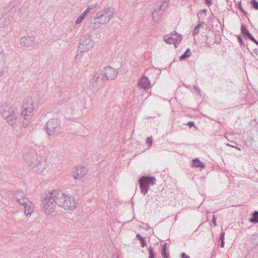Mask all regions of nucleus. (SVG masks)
I'll return each mask as SVG.
<instances>
[{
    "mask_svg": "<svg viewBox=\"0 0 258 258\" xmlns=\"http://www.w3.org/2000/svg\"><path fill=\"white\" fill-rule=\"evenodd\" d=\"M24 158L34 172L41 173L45 169V162L41 161V157H38L35 150H31L28 153H24Z\"/></svg>",
    "mask_w": 258,
    "mask_h": 258,
    "instance_id": "obj_1",
    "label": "nucleus"
},
{
    "mask_svg": "<svg viewBox=\"0 0 258 258\" xmlns=\"http://www.w3.org/2000/svg\"><path fill=\"white\" fill-rule=\"evenodd\" d=\"M115 15V10L111 7H106L96 13L94 20L95 21L93 24V29H95L108 23Z\"/></svg>",
    "mask_w": 258,
    "mask_h": 258,
    "instance_id": "obj_2",
    "label": "nucleus"
},
{
    "mask_svg": "<svg viewBox=\"0 0 258 258\" xmlns=\"http://www.w3.org/2000/svg\"><path fill=\"white\" fill-rule=\"evenodd\" d=\"M156 181V180L154 177L142 176L139 180L141 192L145 195L148 192L149 185L155 184Z\"/></svg>",
    "mask_w": 258,
    "mask_h": 258,
    "instance_id": "obj_3",
    "label": "nucleus"
},
{
    "mask_svg": "<svg viewBox=\"0 0 258 258\" xmlns=\"http://www.w3.org/2000/svg\"><path fill=\"white\" fill-rule=\"evenodd\" d=\"M55 205L49 193L41 202V208L46 215H50L54 211Z\"/></svg>",
    "mask_w": 258,
    "mask_h": 258,
    "instance_id": "obj_4",
    "label": "nucleus"
},
{
    "mask_svg": "<svg viewBox=\"0 0 258 258\" xmlns=\"http://www.w3.org/2000/svg\"><path fill=\"white\" fill-rule=\"evenodd\" d=\"M49 193L52 200H54L55 205L62 208L63 201H64L67 195L58 190H53L52 192Z\"/></svg>",
    "mask_w": 258,
    "mask_h": 258,
    "instance_id": "obj_5",
    "label": "nucleus"
},
{
    "mask_svg": "<svg viewBox=\"0 0 258 258\" xmlns=\"http://www.w3.org/2000/svg\"><path fill=\"white\" fill-rule=\"evenodd\" d=\"M118 72L117 70L110 66L104 68V74L103 76V79L108 81L114 80L117 76Z\"/></svg>",
    "mask_w": 258,
    "mask_h": 258,
    "instance_id": "obj_6",
    "label": "nucleus"
},
{
    "mask_svg": "<svg viewBox=\"0 0 258 258\" xmlns=\"http://www.w3.org/2000/svg\"><path fill=\"white\" fill-rule=\"evenodd\" d=\"M59 124V120L57 118L51 119L46 124L45 130L48 135H52L55 132V130Z\"/></svg>",
    "mask_w": 258,
    "mask_h": 258,
    "instance_id": "obj_7",
    "label": "nucleus"
},
{
    "mask_svg": "<svg viewBox=\"0 0 258 258\" xmlns=\"http://www.w3.org/2000/svg\"><path fill=\"white\" fill-rule=\"evenodd\" d=\"M62 208L65 210H73L76 207V203L73 196L66 195L63 201Z\"/></svg>",
    "mask_w": 258,
    "mask_h": 258,
    "instance_id": "obj_8",
    "label": "nucleus"
},
{
    "mask_svg": "<svg viewBox=\"0 0 258 258\" xmlns=\"http://www.w3.org/2000/svg\"><path fill=\"white\" fill-rule=\"evenodd\" d=\"M14 112L15 110L11 105L5 103L0 106V113L4 118L8 117Z\"/></svg>",
    "mask_w": 258,
    "mask_h": 258,
    "instance_id": "obj_9",
    "label": "nucleus"
},
{
    "mask_svg": "<svg viewBox=\"0 0 258 258\" xmlns=\"http://www.w3.org/2000/svg\"><path fill=\"white\" fill-rule=\"evenodd\" d=\"M31 106H26L21 113V117L32 118L34 110V105L31 98L28 99Z\"/></svg>",
    "mask_w": 258,
    "mask_h": 258,
    "instance_id": "obj_10",
    "label": "nucleus"
},
{
    "mask_svg": "<svg viewBox=\"0 0 258 258\" xmlns=\"http://www.w3.org/2000/svg\"><path fill=\"white\" fill-rule=\"evenodd\" d=\"M87 170L85 167L78 166L76 168V171L74 174L75 179H80L87 173Z\"/></svg>",
    "mask_w": 258,
    "mask_h": 258,
    "instance_id": "obj_11",
    "label": "nucleus"
},
{
    "mask_svg": "<svg viewBox=\"0 0 258 258\" xmlns=\"http://www.w3.org/2000/svg\"><path fill=\"white\" fill-rule=\"evenodd\" d=\"M34 39L31 36L23 37L20 40L21 46L23 47H30L33 44Z\"/></svg>",
    "mask_w": 258,
    "mask_h": 258,
    "instance_id": "obj_12",
    "label": "nucleus"
},
{
    "mask_svg": "<svg viewBox=\"0 0 258 258\" xmlns=\"http://www.w3.org/2000/svg\"><path fill=\"white\" fill-rule=\"evenodd\" d=\"M139 86L144 90H147L150 87V82L147 77L143 76L138 82Z\"/></svg>",
    "mask_w": 258,
    "mask_h": 258,
    "instance_id": "obj_13",
    "label": "nucleus"
},
{
    "mask_svg": "<svg viewBox=\"0 0 258 258\" xmlns=\"http://www.w3.org/2000/svg\"><path fill=\"white\" fill-rule=\"evenodd\" d=\"M100 77V73L98 72H95L89 81V86L92 88L97 87L98 83V79Z\"/></svg>",
    "mask_w": 258,
    "mask_h": 258,
    "instance_id": "obj_14",
    "label": "nucleus"
},
{
    "mask_svg": "<svg viewBox=\"0 0 258 258\" xmlns=\"http://www.w3.org/2000/svg\"><path fill=\"white\" fill-rule=\"evenodd\" d=\"M6 55L2 51H0V78L5 74L4 68L6 65Z\"/></svg>",
    "mask_w": 258,
    "mask_h": 258,
    "instance_id": "obj_15",
    "label": "nucleus"
},
{
    "mask_svg": "<svg viewBox=\"0 0 258 258\" xmlns=\"http://www.w3.org/2000/svg\"><path fill=\"white\" fill-rule=\"evenodd\" d=\"M170 0H162L161 4L160 5L159 8L158 9H155L153 13H152L153 19L154 21H156L155 15L158 14L159 11L162 10L163 12L164 11L166 8L167 7L168 4Z\"/></svg>",
    "mask_w": 258,
    "mask_h": 258,
    "instance_id": "obj_16",
    "label": "nucleus"
},
{
    "mask_svg": "<svg viewBox=\"0 0 258 258\" xmlns=\"http://www.w3.org/2000/svg\"><path fill=\"white\" fill-rule=\"evenodd\" d=\"M6 122L11 126H13L16 124L18 119V115L16 113V112L12 113L10 115H9L8 117L5 118Z\"/></svg>",
    "mask_w": 258,
    "mask_h": 258,
    "instance_id": "obj_17",
    "label": "nucleus"
},
{
    "mask_svg": "<svg viewBox=\"0 0 258 258\" xmlns=\"http://www.w3.org/2000/svg\"><path fill=\"white\" fill-rule=\"evenodd\" d=\"M24 207V213L26 216L31 215L33 211L34 208V205L30 201H29L27 205Z\"/></svg>",
    "mask_w": 258,
    "mask_h": 258,
    "instance_id": "obj_18",
    "label": "nucleus"
},
{
    "mask_svg": "<svg viewBox=\"0 0 258 258\" xmlns=\"http://www.w3.org/2000/svg\"><path fill=\"white\" fill-rule=\"evenodd\" d=\"M173 34V44L174 45L175 48H177L178 45L181 42L182 37V35L177 33L176 32L172 33Z\"/></svg>",
    "mask_w": 258,
    "mask_h": 258,
    "instance_id": "obj_19",
    "label": "nucleus"
},
{
    "mask_svg": "<svg viewBox=\"0 0 258 258\" xmlns=\"http://www.w3.org/2000/svg\"><path fill=\"white\" fill-rule=\"evenodd\" d=\"M90 41V39H87L86 42H84L80 44L79 48L80 49H84L85 51L88 50L92 47V45L89 44Z\"/></svg>",
    "mask_w": 258,
    "mask_h": 258,
    "instance_id": "obj_20",
    "label": "nucleus"
},
{
    "mask_svg": "<svg viewBox=\"0 0 258 258\" xmlns=\"http://www.w3.org/2000/svg\"><path fill=\"white\" fill-rule=\"evenodd\" d=\"M192 166L197 168H203L205 167V164L201 162L199 159L196 158L192 160Z\"/></svg>",
    "mask_w": 258,
    "mask_h": 258,
    "instance_id": "obj_21",
    "label": "nucleus"
},
{
    "mask_svg": "<svg viewBox=\"0 0 258 258\" xmlns=\"http://www.w3.org/2000/svg\"><path fill=\"white\" fill-rule=\"evenodd\" d=\"M164 40L166 43L173 44V34L172 33L166 35L164 37Z\"/></svg>",
    "mask_w": 258,
    "mask_h": 258,
    "instance_id": "obj_22",
    "label": "nucleus"
},
{
    "mask_svg": "<svg viewBox=\"0 0 258 258\" xmlns=\"http://www.w3.org/2000/svg\"><path fill=\"white\" fill-rule=\"evenodd\" d=\"M15 198L17 199V201L19 202V203L23 206H25L27 203L29 201L27 198H22L21 199H20L18 197V195H15Z\"/></svg>",
    "mask_w": 258,
    "mask_h": 258,
    "instance_id": "obj_23",
    "label": "nucleus"
},
{
    "mask_svg": "<svg viewBox=\"0 0 258 258\" xmlns=\"http://www.w3.org/2000/svg\"><path fill=\"white\" fill-rule=\"evenodd\" d=\"M191 52L189 48H187L186 51L184 52L183 54H182L179 57V59L180 60H184V59L189 57L190 56Z\"/></svg>",
    "mask_w": 258,
    "mask_h": 258,
    "instance_id": "obj_24",
    "label": "nucleus"
},
{
    "mask_svg": "<svg viewBox=\"0 0 258 258\" xmlns=\"http://www.w3.org/2000/svg\"><path fill=\"white\" fill-rule=\"evenodd\" d=\"M23 120H22V127L26 128L27 127L31 121L32 118L22 117Z\"/></svg>",
    "mask_w": 258,
    "mask_h": 258,
    "instance_id": "obj_25",
    "label": "nucleus"
},
{
    "mask_svg": "<svg viewBox=\"0 0 258 258\" xmlns=\"http://www.w3.org/2000/svg\"><path fill=\"white\" fill-rule=\"evenodd\" d=\"M96 7V5H92L88 7V8L83 12V13L81 15L83 18H85L86 16L89 13L90 10L95 8Z\"/></svg>",
    "mask_w": 258,
    "mask_h": 258,
    "instance_id": "obj_26",
    "label": "nucleus"
},
{
    "mask_svg": "<svg viewBox=\"0 0 258 258\" xmlns=\"http://www.w3.org/2000/svg\"><path fill=\"white\" fill-rule=\"evenodd\" d=\"M249 221L254 223H258V212L257 211H255L253 213L252 218L249 219Z\"/></svg>",
    "mask_w": 258,
    "mask_h": 258,
    "instance_id": "obj_27",
    "label": "nucleus"
},
{
    "mask_svg": "<svg viewBox=\"0 0 258 258\" xmlns=\"http://www.w3.org/2000/svg\"><path fill=\"white\" fill-rule=\"evenodd\" d=\"M241 31L242 33L246 36H248L250 34L249 33V32L248 31V30L247 29V28H246V26L244 25H242L241 26Z\"/></svg>",
    "mask_w": 258,
    "mask_h": 258,
    "instance_id": "obj_28",
    "label": "nucleus"
},
{
    "mask_svg": "<svg viewBox=\"0 0 258 258\" xmlns=\"http://www.w3.org/2000/svg\"><path fill=\"white\" fill-rule=\"evenodd\" d=\"M202 24L201 23L198 24L194 29L192 31V34L195 36L199 33L200 28L202 27Z\"/></svg>",
    "mask_w": 258,
    "mask_h": 258,
    "instance_id": "obj_29",
    "label": "nucleus"
},
{
    "mask_svg": "<svg viewBox=\"0 0 258 258\" xmlns=\"http://www.w3.org/2000/svg\"><path fill=\"white\" fill-rule=\"evenodd\" d=\"M161 255L164 258H169V253L167 252V249H165V248H162L161 252Z\"/></svg>",
    "mask_w": 258,
    "mask_h": 258,
    "instance_id": "obj_30",
    "label": "nucleus"
},
{
    "mask_svg": "<svg viewBox=\"0 0 258 258\" xmlns=\"http://www.w3.org/2000/svg\"><path fill=\"white\" fill-rule=\"evenodd\" d=\"M206 10H202L198 14V17L200 19H203L206 16Z\"/></svg>",
    "mask_w": 258,
    "mask_h": 258,
    "instance_id": "obj_31",
    "label": "nucleus"
},
{
    "mask_svg": "<svg viewBox=\"0 0 258 258\" xmlns=\"http://www.w3.org/2000/svg\"><path fill=\"white\" fill-rule=\"evenodd\" d=\"M148 250L149 252V258H154L155 255L154 253V248L152 246H150L148 248Z\"/></svg>",
    "mask_w": 258,
    "mask_h": 258,
    "instance_id": "obj_32",
    "label": "nucleus"
},
{
    "mask_svg": "<svg viewBox=\"0 0 258 258\" xmlns=\"http://www.w3.org/2000/svg\"><path fill=\"white\" fill-rule=\"evenodd\" d=\"M224 236H225V232H221V235H220V239L221 240V246L222 247H223L224 246V244H225Z\"/></svg>",
    "mask_w": 258,
    "mask_h": 258,
    "instance_id": "obj_33",
    "label": "nucleus"
},
{
    "mask_svg": "<svg viewBox=\"0 0 258 258\" xmlns=\"http://www.w3.org/2000/svg\"><path fill=\"white\" fill-rule=\"evenodd\" d=\"M153 139L151 137H148L146 139V144L148 147H150L152 145Z\"/></svg>",
    "mask_w": 258,
    "mask_h": 258,
    "instance_id": "obj_34",
    "label": "nucleus"
},
{
    "mask_svg": "<svg viewBox=\"0 0 258 258\" xmlns=\"http://www.w3.org/2000/svg\"><path fill=\"white\" fill-rule=\"evenodd\" d=\"M251 4L254 9L258 10V2L256 0H252Z\"/></svg>",
    "mask_w": 258,
    "mask_h": 258,
    "instance_id": "obj_35",
    "label": "nucleus"
},
{
    "mask_svg": "<svg viewBox=\"0 0 258 258\" xmlns=\"http://www.w3.org/2000/svg\"><path fill=\"white\" fill-rule=\"evenodd\" d=\"M85 18H83L81 15L78 17L75 22L76 25L80 24Z\"/></svg>",
    "mask_w": 258,
    "mask_h": 258,
    "instance_id": "obj_36",
    "label": "nucleus"
},
{
    "mask_svg": "<svg viewBox=\"0 0 258 258\" xmlns=\"http://www.w3.org/2000/svg\"><path fill=\"white\" fill-rule=\"evenodd\" d=\"M140 241L141 246L143 247H144L146 245V240H145L144 238L141 239Z\"/></svg>",
    "mask_w": 258,
    "mask_h": 258,
    "instance_id": "obj_37",
    "label": "nucleus"
},
{
    "mask_svg": "<svg viewBox=\"0 0 258 258\" xmlns=\"http://www.w3.org/2000/svg\"><path fill=\"white\" fill-rule=\"evenodd\" d=\"M4 18H2L0 19V25H1V27H5L6 26H7V25H8V24L9 23V22H7V23H6V24H1V23L3 22V20H4Z\"/></svg>",
    "mask_w": 258,
    "mask_h": 258,
    "instance_id": "obj_38",
    "label": "nucleus"
},
{
    "mask_svg": "<svg viewBox=\"0 0 258 258\" xmlns=\"http://www.w3.org/2000/svg\"><path fill=\"white\" fill-rule=\"evenodd\" d=\"M239 9L242 12V13L246 16L247 13L243 10V9L241 6L240 4L239 6Z\"/></svg>",
    "mask_w": 258,
    "mask_h": 258,
    "instance_id": "obj_39",
    "label": "nucleus"
},
{
    "mask_svg": "<svg viewBox=\"0 0 258 258\" xmlns=\"http://www.w3.org/2000/svg\"><path fill=\"white\" fill-rule=\"evenodd\" d=\"M247 37L254 43L257 41V40L251 35V34H250Z\"/></svg>",
    "mask_w": 258,
    "mask_h": 258,
    "instance_id": "obj_40",
    "label": "nucleus"
},
{
    "mask_svg": "<svg viewBox=\"0 0 258 258\" xmlns=\"http://www.w3.org/2000/svg\"><path fill=\"white\" fill-rule=\"evenodd\" d=\"M238 39L239 42L240 43V45L241 46H244V43H243L242 37L241 36H238Z\"/></svg>",
    "mask_w": 258,
    "mask_h": 258,
    "instance_id": "obj_41",
    "label": "nucleus"
},
{
    "mask_svg": "<svg viewBox=\"0 0 258 258\" xmlns=\"http://www.w3.org/2000/svg\"><path fill=\"white\" fill-rule=\"evenodd\" d=\"M206 4L209 6L212 4V0H205Z\"/></svg>",
    "mask_w": 258,
    "mask_h": 258,
    "instance_id": "obj_42",
    "label": "nucleus"
},
{
    "mask_svg": "<svg viewBox=\"0 0 258 258\" xmlns=\"http://www.w3.org/2000/svg\"><path fill=\"white\" fill-rule=\"evenodd\" d=\"M182 258H190L189 256L186 255L184 252H182L181 254Z\"/></svg>",
    "mask_w": 258,
    "mask_h": 258,
    "instance_id": "obj_43",
    "label": "nucleus"
},
{
    "mask_svg": "<svg viewBox=\"0 0 258 258\" xmlns=\"http://www.w3.org/2000/svg\"><path fill=\"white\" fill-rule=\"evenodd\" d=\"M187 125L189 126V127H191L192 126H195V123L192 121H189L187 123Z\"/></svg>",
    "mask_w": 258,
    "mask_h": 258,
    "instance_id": "obj_44",
    "label": "nucleus"
},
{
    "mask_svg": "<svg viewBox=\"0 0 258 258\" xmlns=\"http://www.w3.org/2000/svg\"><path fill=\"white\" fill-rule=\"evenodd\" d=\"M136 238H137L139 240L143 239L144 237H142L140 234L138 233L136 234Z\"/></svg>",
    "mask_w": 258,
    "mask_h": 258,
    "instance_id": "obj_45",
    "label": "nucleus"
},
{
    "mask_svg": "<svg viewBox=\"0 0 258 258\" xmlns=\"http://www.w3.org/2000/svg\"><path fill=\"white\" fill-rule=\"evenodd\" d=\"M162 248H165V249H167V244L166 243H165L163 244Z\"/></svg>",
    "mask_w": 258,
    "mask_h": 258,
    "instance_id": "obj_46",
    "label": "nucleus"
},
{
    "mask_svg": "<svg viewBox=\"0 0 258 258\" xmlns=\"http://www.w3.org/2000/svg\"><path fill=\"white\" fill-rule=\"evenodd\" d=\"M30 98H29V99ZM28 99H29V98H27V100H26V101H27L26 103L27 104H26V105H29V104L31 105V104H30L29 102L28 101Z\"/></svg>",
    "mask_w": 258,
    "mask_h": 258,
    "instance_id": "obj_47",
    "label": "nucleus"
},
{
    "mask_svg": "<svg viewBox=\"0 0 258 258\" xmlns=\"http://www.w3.org/2000/svg\"><path fill=\"white\" fill-rule=\"evenodd\" d=\"M30 98H29V99ZM28 99H29V98H27V100H26V101H27L26 103L27 104H26V105H29V104L31 105V104H30L29 102L28 101Z\"/></svg>",
    "mask_w": 258,
    "mask_h": 258,
    "instance_id": "obj_48",
    "label": "nucleus"
},
{
    "mask_svg": "<svg viewBox=\"0 0 258 258\" xmlns=\"http://www.w3.org/2000/svg\"><path fill=\"white\" fill-rule=\"evenodd\" d=\"M195 89L198 92H199V88L198 87H195Z\"/></svg>",
    "mask_w": 258,
    "mask_h": 258,
    "instance_id": "obj_49",
    "label": "nucleus"
},
{
    "mask_svg": "<svg viewBox=\"0 0 258 258\" xmlns=\"http://www.w3.org/2000/svg\"><path fill=\"white\" fill-rule=\"evenodd\" d=\"M213 223H214V225H216V221H215V219L214 218H213Z\"/></svg>",
    "mask_w": 258,
    "mask_h": 258,
    "instance_id": "obj_50",
    "label": "nucleus"
},
{
    "mask_svg": "<svg viewBox=\"0 0 258 258\" xmlns=\"http://www.w3.org/2000/svg\"><path fill=\"white\" fill-rule=\"evenodd\" d=\"M226 145H227V146L233 147V146H232V145H230V144H228V143H227V144H226Z\"/></svg>",
    "mask_w": 258,
    "mask_h": 258,
    "instance_id": "obj_51",
    "label": "nucleus"
},
{
    "mask_svg": "<svg viewBox=\"0 0 258 258\" xmlns=\"http://www.w3.org/2000/svg\"><path fill=\"white\" fill-rule=\"evenodd\" d=\"M116 257H117V255L116 254H113V258H115Z\"/></svg>",
    "mask_w": 258,
    "mask_h": 258,
    "instance_id": "obj_52",
    "label": "nucleus"
},
{
    "mask_svg": "<svg viewBox=\"0 0 258 258\" xmlns=\"http://www.w3.org/2000/svg\"><path fill=\"white\" fill-rule=\"evenodd\" d=\"M31 159L32 161H33V162H35V159H33L32 158H31Z\"/></svg>",
    "mask_w": 258,
    "mask_h": 258,
    "instance_id": "obj_53",
    "label": "nucleus"
},
{
    "mask_svg": "<svg viewBox=\"0 0 258 258\" xmlns=\"http://www.w3.org/2000/svg\"><path fill=\"white\" fill-rule=\"evenodd\" d=\"M255 43L258 45V41H257Z\"/></svg>",
    "mask_w": 258,
    "mask_h": 258,
    "instance_id": "obj_54",
    "label": "nucleus"
},
{
    "mask_svg": "<svg viewBox=\"0 0 258 258\" xmlns=\"http://www.w3.org/2000/svg\"><path fill=\"white\" fill-rule=\"evenodd\" d=\"M238 150H240V148H236Z\"/></svg>",
    "mask_w": 258,
    "mask_h": 258,
    "instance_id": "obj_55",
    "label": "nucleus"
}]
</instances>
